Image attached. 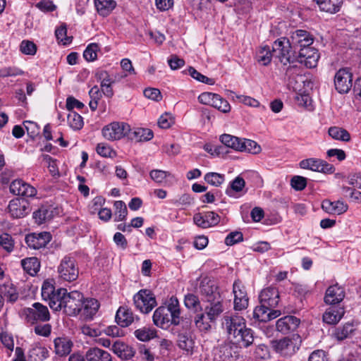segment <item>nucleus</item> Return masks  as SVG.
<instances>
[{
	"mask_svg": "<svg viewBox=\"0 0 361 361\" xmlns=\"http://www.w3.org/2000/svg\"><path fill=\"white\" fill-rule=\"evenodd\" d=\"M322 207L329 214L340 215L348 210V206L343 201L338 200L331 202L330 200H325L322 202Z\"/></svg>",
	"mask_w": 361,
	"mask_h": 361,
	"instance_id": "a878e982",
	"label": "nucleus"
},
{
	"mask_svg": "<svg viewBox=\"0 0 361 361\" xmlns=\"http://www.w3.org/2000/svg\"><path fill=\"white\" fill-rule=\"evenodd\" d=\"M10 192L18 196L31 197L36 193V189L21 179L13 180L10 185Z\"/></svg>",
	"mask_w": 361,
	"mask_h": 361,
	"instance_id": "f3484780",
	"label": "nucleus"
},
{
	"mask_svg": "<svg viewBox=\"0 0 361 361\" xmlns=\"http://www.w3.org/2000/svg\"><path fill=\"white\" fill-rule=\"evenodd\" d=\"M229 338L233 339L240 347L247 348L254 341L253 331L246 327L245 319L237 314L224 315L221 323Z\"/></svg>",
	"mask_w": 361,
	"mask_h": 361,
	"instance_id": "f257e3e1",
	"label": "nucleus"
},
{
	"mask_svg": "<svg viewBox=\"0 0 361 361\" xmlns=\"http://www.w3.org/2000/svg\"><path fill=\"white\" fill-rule=\"evenodd\" d=\"M353 73L346 68L339 69L334 76V85L338 92L348 93L352 88Z\"/></svg>",
	"mask_w": 361,
	"mask_h": 361,
	"instance_id": "4468645a",
	"label": "nucleus"
},
{
	"mask_svg": "<svg viewBox=\"0 0 361 361\" xmlns=\"http://www.w3.org/2000/svg\"><path fill=\"white\" fill-rule=\"evenodd\" d=\"M27 203L19 199H15L9 202L8 211L13 218H23L28 213Z\"/></svg>",
	"mask_w": 361,
	"mask_h": 361,
	"instance_id": "5701e85b",
	"label": "nucleus"
},
{
	"mask_svg": "<svg viewBox=\"0 0 361 361\" xmlns=\"http://www.w3.org/2000/svg\"><path fill=\"white\" fill-rule=\"evenodd\" d=\"M23 314L26 322L30 324L48 322L51 317L47 307L39 302H35L30 307L25 308Z\"/></svg>",
	"mask_w": 361,
	"mask_h": 361,
	"instance_id": "39448f33",
	"label": "nucleus"
},
{
	"mask_svg": "<svg viewBox=\"0 0 361 361\" xmlns=\"http://www.w3.org/2000/svg\"><path fill=\"white\" fill-rule=\"evenodd\" d=\"M345 310L342 307H330L323 314V322L331 325L336 324L342 319Z\"/></svg>",
	"mask_w": 361,
	"mask_h": 361,
	"instance_id": "b1692460",
	"label": "nucleus"
},
{
	"mask_svg": "<svg viewBox=\"0 0 361 361\" xmlns=\"http://www.w3.org/2000/svg\"><path fill=\"white\" fill-rule=\"evenodd\" d=\"M83 295L78 291L66 293L63 298V312L70 316L77 315L82 311Z\"/></svg>",
	"mask_w": 361,
	"mask_h": 361,
	"instance_id": "1a4fd4ad",
	"label": "nucleus"
},
{
	"mask_svg": "<svg viewBox=\"0 0 361 361\" xmlns=\"http://www.w3.org/2000/svg\"><path fill=\"white\" fill-rule=\"evenodd\" d=\"M281 314V312L279 310H274L271 307L260 304L255 308L253 317L258 322H267L277 318Z\"/></svg>",
	"mask_w": 361,
	"mask_h": 361,
	"instance_id": "dca6fc26",
	"label": "nucleus"
},
{
	"mask_svg": "<svg viewBox=\"0 0 361 361\" xmlns=\"http://www.w3.org/2000/svg\"><path fill=\"white\" fill-rule=\"evenodd\" d=\"M195 341L192 331H180L178 334V347L188 353H192Z\"/></svg>",
	"mask_w": 361,
	"mask_h": 361,
	"instance_id": "cd10ccee",
	"label": "nucleus"
},
{
	"mask_svg": "<svg viewBox=\"0 0 361 361\" xmlns=\"http://www.w3.org/2000/svg\"><path fill=\"white\" fill-rule=\"evenodd\" d=\"M175 123L174 117L170 113H164L158 119V126L162 129H168Z\"/></svg>",
	"mask_w": 361,
	"mask_h": 361,
	"instance_id": "052dcab7",
	"label": "nucleus"
},
{
	"mask_svg": "<svg viewBox=\"0 0 361 361\" xmlns=\"http://www.w3.org/2000/svg\"><path fill=\"white\" fill-rule=\"evenodd\" d=\"M99 50V45L96 43L90 44L83 52V57L87 61H93L97 57V51Z\"/></svg>",
	"mask_w": 361,
	"mask_h": 361,
	"instance_id": "6e6d98bb",
	"label": "nucleus"
},
{
	"mask_svg": "<svg viewBox=\"0 0 361 361\" xmlns=\"http://www.w3.org/2000/svg\"><path fill=\"white\" fill-rule=\"evenodd\" d=\"M220 141L225 146L237 151H240L241 147H243L242 139L229 134L221 135L220 136Z\"/></svg>",
	"mask_w": 361,
	"mask_h": 361,
	"instance_id": "58836bf2",
	"label": "nucleus"
},
{
	"mask_svg": "<svg viewBox=\"0 0 361 361\" xmlns=\"http://www.w3.org/2000/svg\"><path fill=\"white\" fill-rule=\"evenodd\" d=\"M353 331V324L348 322L341 326L336 328L333 332V336L336 340L343 341L347 338Z\"/></svg>",
	"mask_w": 361,
	"mask_h": 361,
	"instance_id": "a19ab883",
	"label": "nucleus"
},
{
	"mask_svg": "<svg viewBox=\"0 0 361 361\" xmlns=\"http://www.w3.org/2000/svg\"><path fill=\"white\" fill-rule=\"evenodd\" d=\"M99 308V303L94 298H87L82 300V314L86 318L92 319L96 314Z\"/></svg>",
	"mask_w": 361,
	"mask_h": 361,
	"instance_id": "e433bc0d",
	"label": "nucleus"
},
{
	"mask_svg": "<svg viewBox=\"0 0 361 361\" xmlns=\"http://www.w3.org/2000/svg\"><path fill=\"white\" fill-rule=\"evenodd\" d=\"M184 304L188 309L197 311L202 310L200 300L198 297L194 294L188 293L185 296Z\"/></svg>",
	"mask_w": 361,
	"mask_h": 361,
	"instance_id": "603ef678",
	"label": "nucleus"
},
{
	"mask_svg": "<svg viewBox=\"0 0 361 361\" xmlns=\"http://www.w3.org/2000/svg\"><path fill=\"white\" fill-rule=\"evenodd\" d=\"M23 125L25 128L27 130V135L32 138L34 139L36 136H37L39 133V128L38 125L30 121H25L23 122Z\"/></svg>",
	"mask_w": 361,
	"mask_h": 361,
	"instance_id": "774afa93",
	"label": "nucleus"
},
{
	"mask_svg": "<svg viewBox=\"0 0 361 361\" xmlns=\"http://www.w3.org/2000/svg\"><path fill=\"white\" fill-rule=\"evenodd\" d=\"M67 120L69 126L75 130L81 129L84 124L82 117L74 111H69Z\"/></svg>",
	"mask_w": 361,
	"mask_h": 361,
	"instance_id": "09e8293b",
	"label": "nucleus"
},
{
	"mask_svg": "<svg viewBox=\"0 0 361 361\" xmlns=\"http://www.w3.org/2000/svg\"><path fill=\"white\" fill-rule=\"evenodd\" d=\"M319 57L318 50L309 46L299 50L296 61L303 63L308 68H313L317 66Z\"/></svg>",
	"mask_w": 361,
	"mask_h": 361,
	"instance_id": "2eb2a0df",
	"label": "nucleus"
},
{
	"mask_svg": "<svg viewBox=\"0 0 361 361\" xmlns=\"http://www.w3.org/2000/svg\"><path fill=\"white\" fill-rule=\"evenodd\" d=\"M193 321L197 329L201 332L209 331L212 329V323H214L209 319L204 311L197 313Z\"/></svg>",
	"mask_w": 361,
	"mask_h": 361,
	"instance_id": "c9c22d12",
	"label": "nucleus"
},
{
	"mask_svg": "<svg viewBox=\"0 0 361 361\" xmlns=\"http://www.w3.org/2000/svg\"><path fill=\"white\" fill-rule=\"evenodd\" d=\"M272 52L283 64L286 77L290 80L292 75L297 74L295 49L292 47L287 37L276 39L272 45Z\"/></svg>",
	"mask_w": 361,
	"mask_h": 361,
	"instance_id": "f03ea898",
	"label": "nucleus"
},
{
	"mask_svg": "<svg viewBox=\"0 0 361 361\" xmlns=\"http://www.w3.org/2000/svg\"><path fill=\"white\" fill-rule=\"evenodd\" d=\"M345 297L344 288L338 284L329 286L325 293L324 302L328 305L341 302Z\"/></svg>",
	"mask_w": 361,
	"mask_h": 361,
	"instance_id": "412c9836",
	"label": "nucleus"
},
{
	"mask_svg": "<svg viewBox=\"0 0 361 361\" xmlns=\"http://www.w3.org/2000/svg\"><path fill=\"white\" fill-rule=\"evenodd\" d=\"M212 106L223 113H228L231 111V106L228 102L216 94V98H214Z\"/></svg>",
	"mask_w": 361,
	"mask_h": 361,
	"instance_id": "5fc2aeb1",
	"label": "nucleus"
},
{
	"mask_svg": "<svg viewBox=\"0 0 361 361\" xmlns=\"http://www.w3.org/2000/svg\"><path fill=\"white\" fill-rule=\"evenodd\" d=\"M0 246L8 252H12L14 247V240L12 236L7 233L1 234Z\"/></svg>",
	"mask_w": 361,
	"mask_h": 361,
	"instance_id": "13d9d810",
	"label": "nucleus"
},
{
	"mask_svg": "<svg viewBox=\"0 0 361 361\" xmlns=\"http://www.w3.org/2000/svg\"><path fill=\"white\" fill-rule=\"evenodd\" d=\"M243 240V235L240 231L231 232L225 238V244L228 246L233 245Z\"/></svg>",
	"mask_w": 361,
	"mask_h": 361,
	"instance_id": "338daca9",
	"label": "nucleus"
},
{
	"mask_svg": "<svg viewBox=\"0 0 361 361\" xmlns=\"http://www.w3.org/2000/svg\"><path fill=\"white\" fill-rule=\"evenodd\" d=\"M24 72L15 66L3 67L0 68V78L15 77L21 75Z\"/></svg>",
	"mask_w": 361,
	"mask_h": 361,
	"instance_id": "e2e57ef3",
	"label": "nucleus"
},
{
	"mask_svg": "<svg viewBox=\"0 0 361 361\" xmlns=\"http://www.w3.org/2000/svg\"><path fill=\"white\" fill-rule=\"evenodd\" d=\"M188 73L197 81L212 85L215 83V81L213 78H208L200 72H198L193 67H190L188 69Z\"/></svg>",
	"mask_w": 361,
	"mask_h": 361,
	"instance_id": "864d4df0",
	"label": "nucleus"
},
{
	"mask_svg": "<svg viewBox=\"0 0 361 361\" xmlns=\"http://www.w3.org/2000/svg\"><path fill=\"white\" fill-rule=\"evenodd\" d=\"M49 356V350L39 343L33 344L28 352L30 361H43Z\"/></svg>",
	"mask_w": 361,
	"mask_h": 361,
	"instance_id": "72a5a7b5",
	"label": "nucleus"
},
{
	"mask_svg": "<svg viewBox=\"0 0 361 361\" xmlns=\"http://www.w3.org/2000/svg\"><path fill=\"white\" fill-rule=\"evenodd\" d=\"M51 239V236L48 232L34 233L26 235L25 243L29 247L38 250L44 247Z\"/></svg>",
	"mask_w": 361,
	"mask_h": 361,
	"instance_id": "a211bd4d",
	"label": "nucleus"
},
{
	"mask_svg": "<svg viewBox=\"0 0 361 361\" xmlns=\"http://www.w3.org/2000/svg\"><path fill=\"white\" fill-rule=\"evenodd\" d=\"M329 135L335 140L345 142L349 141L350 139V135L346 130L336 126L329 128Z\"/></svg>",
	"mask_w": 361,
	"mask_h": 361,
	"instance_id": "8fccbe9b",
	"label": "nucleus"
},
{
	"mask_svg": "<svg viewBox=\"0 0 361 361\" xmlns=\"http://www.w3.org/2000/svg\"><path fill=\"white\" fill-rule=\"evenodd\" d=\"M111 350L118 357L125 360L131 359L135 353L133 348L119 340H116L113 342Z\"/></svg>",
	"mask_w": 361,
	"mask_h": 361,
	"instance_id": "4be33fe9",
	"label": "nucleus"
},
{
	"mask_svg": "<svg viewBox=\"0 0 361 361\" xmlns=\"http://www.w3.org/2000/svg\"><path fill=\"white\" fill-rule=\"evenodd\" d=\"M130 127L123 122H113L104 126L102 129V135L106 140H116L128 135Z\"/></svg>",
	"mask_w": 361,
	"mask_h": 361,
	"instance_id": "9d476101",
	"label": "nucleus"
},
{
	"mask_svg": "<svg viewBox=\"0 0 361 361\" xmlns=\"http://www.w3.org/2000/svg\"><path fill=\"white\" fill-rule=\"evenodd\" d=\"M299 165L301 169L324 173L331 174L335 171V167L332 164L316 158L303 159L300 161Z\"/></svg>",
	"mask_w": 361,
	"mask_h": 361,
	"instance_id": "ddd939ff",
	"label": "nucleus"
},
{
	"mask_svg": "<svg viewBox=\"0 0 361 361\" xmlns=\"http://www.w3.org/2000/svg\"><path fill=\"white\" fill-rule=\"evenodd\" d=\"M149 176L155 183L162 184L167 177L171 176V173L166 171L154 169L149 172Z\"/></svg>",
	"mask_w": 361,
	"mask_h": 361,
	"instance_id": "bf43d9fd",
	"label": "nucleus"
},
{
	"mask_svg": "<svg viewBox=\"0 0 361 361\" xmlns=\"http://www.w3.org/2000/svg\"><path fill=\"white\" fill-rule=\"evenodd\" d=\"M98 78L100 80V86L104 94L111 98L114 95V91L112 89V85L114 84L112 82V78L105 71H102L98 73Z\"/></svg>",
	"mask_w": 361,
	"mask_h": 361,
	"instance_id": "7c9ffc66",
	"label": "nucleus"
},
{
	"mask_svg": "<svg viewBox=\"0 0 361 361\" xmlns=\"http://www.w3.org/2000/svg\"><path fill=\"white\" fill-rule=\"evenodd\" d=\"M233 309L235 311H242L248 307L249 298L247 296L245 286L243 282L236 279L233 284Z\"/></svg>",
	"mask_w": 361,
	"mask_h": 361,
	"instance_id": "9b49d317",
	"label": "nucleus"
},
{
	"mask_svg": "<svg viewBox=\"0 0 361 361\" xmlns=\"http://www.w3.org/2000/svg\"><path fill=\"white\" fill-rule=\"evenodd\" d=\"M240 151H246L252 154H258L261 151V147L255 141L247 139L242 140Z\"/></svg>",
	"mask_w": 361,
	"mask_h": 361,
	"instance_id": "4d7b16f0",
	"label": "nucleus"
},
{
	"mask_svg": "<svg viewBox=\"0 0 361 361\" xmlns=\"http://www.w3.org/2000/svg\"><path fill=\"white\" fill-rule=\"evenodd\" d=\"M197 292L202 299L207 302L223 298L216 283L207 277L203 278L200 281Z\"/></svg>",
	"mask_w": 361,
	"mask_h": 361,
	"instance_id": "0eeeda50",
	"label": "nucleus"
},
{
	"mask_svg": "<svg viewBox=\"0 0 361 361\" xmlns=\"http://www.w3.org/2000/svg\"><path fill=\"white\" fill-rule=\"evenodd\" d=\"M275 348L283 356H291L298 350L295 341L288 338L279 340L275 345Z\"/></svg>",
	"mask_w": 361,
	"mask_h": 361,
	"instance_id": "393cba45",
	"label": "nucleus"
},
{
	"mask_svg": "<svg viewBox=\"0 0 361 361\" xmlns=\"http://www.w3.org/2000/svg\"><path fill=\"white\" fill-rule=\"evenodd\" d=\"M343 4V0H326L325 3L320 6V10L330 13L338 12Z\"/></svg>",
	"mask_w": 361,
	"mask_h": 361,
	"instance_id": "de8ad7c7",
	"label": "nucleus"
},
{
	"mask_svg": "<svg viewBox=\"0 0 361 361\" xmlns=\"http://www.w3.org/2000/svg\"><path fill=\"white\" fill-rule=\"evenodd\" d=\"M67 290L65 288L55 289L51 281L46 280L42 286V297L47 301L50 308L54 311L63 310V298L66 295Z\"/></svg>",
	"mask_w": 361,
	"mask_h": 361,
	"instance_id": "20e7f679",
	"label": "nucleus"
},
{
	"mask_svg": "<svg viewBox=\"0 0 361 361\" xmlns=\"http://www.w3.org/2000/svg\"><path fill=\"white\" fill-rule=\"evenodd\" d=\"M245 186V180L240 176L233 179L226 189V194L229 197H234L235 193L240 192Z\"/></svg>",
	"mask_w": 361,
	"mask_h": 361,
	"instance_id": "ea45409f",
	"label": "nucleus"
},
{
	"mask_svg": "<svg viewBox=\"0 0 361 361\" xmlns=\"http://www.w3.org/2000/svg\"><path fill=\"white\" fill-rule=\"evenodd\" d=\"M87 361H112L111 355L99 348H91L85 353Z\"/></svg>",
	"mask_w": 361,
	"mask_h": 361,
	"instance_id": "c756f323",
	"label": "nucleus"
},
{
	"mask_svg": "<svg viewBox=\"0 0 361 361\" xmlns=\"http://www.w3.org/2000/svg\"><path fill=\"white\" fill-rule=\"evenodd\" d=\"M115 319L117 324L122 327L128 326L134 320L133 312L127 307H120Z\"/></svg>",
	"mask_w": 361,
	"mask_h": 361,
	"instance_id": "c85d7f7f",
	"label": "nucleus"
},
{
	"mask_svg": "<svg viewBox=\"0 0 361 361\" xmlns=\"http://www.w3.org/2000/svg\"><path fill=\"white\" fill-rule=\"evenodd\" d=\"M134 305L140 312L147 314L157 305L154 295L150 290L141 289L133 296Z\"/></svg>",
	"mask_w": 361,
	"mask_h": 361,
	"instance_id": "423d86ee",
	"label": "nucleus"
},
{
	"mask_svg": "<svg viewBox=\"0 0 361 361\" xmlns=\"http://www.w3.org/2000/svg\"><path fill=\"white\" fill-rule=\"evenodd\" d=\"M260 304L275 308L279 302V293L275 287L264 288L259 296Z\"/></svg>",
	"mask_w": 361,
	"mask_h": 361,
	"instance_id": "6ab92c4d",
	"label": "nucleus"
},
{
	"mask_svg": "<svg viewBox=\"0 0 361 361\" xmlns=\"http://www.w3.org/2000/svg\"><path fill=\"white\" fill-rule=\"evenodd\" d=\"M114 207L115 209L114 221L117 222L124 221L128 214L125 202L121 200L115 201Z\"/></svg>",
	"mask_w": 361,
	"mask_h": 361,
	"instance_id": "49530a36",
	"label": "nucleus"
},
{
	"mask_svg": "<svg viewBox=\"0 0 361 361\" xmlns=\"http://www.w3.org/2000/svg\"><path fill=\"white\" fill-rule=\"evenodd\" d=\"M58 273L63 281L71 282L76 280L79 271L75 259L68 256L64 257L58 267Z\"/></svg>",
	"mask_w": 361,
	"mask_h": 361,
	"instance_id": "6e6552de",
	"label": "nucleus"
},
{
	"mask_svg": "<svg viewBox=\"0 0 361 361\" xmlns=\"http://www.w3.org/2000/svg\"><path fill=\"white\" fill-rule=\"evenodd\" d=\"M55 353L59 356H66L68 355L73 345V342L67 338H56L54 341Z\"/></svg>",
	"mask_w": 361,
	"mask_h": 361,
	"instance_id": "2f4dec72",
	"label": "nucleus"
},
{
	"mask_svg": "<svg viewBox=\"0 0 361 361\" xmlns=\"http://www.w3.org/2000/svg\"><path fill=\"white\" fill-rule=\"evenodd\" d=\"M55 35L57 40L63 44H68L71 41L68 37H67V27L66 24H62L56 29Z\"/></svg>",
	"mask_w": 361,
	"mask_h": 361,
	"instance_id": "0e129e2a",
	"label": "nucleus"
},
{
	"mask_svg": "<svg viewBox=\"0 0 361 361\" xmlns=\"http://www.w3.org/2000/svg\"><path fill=\"white\" fill-rule=\"evenodd\" d=\"M96 151L98 154L103 157L113 158L116 156V152L108 145L99 143L97 145Z\"/></svg>",
	"mask_w": 361,
	"mask_h": 361,
	"instance_id": "680f3d73",
	"label": "nucleus"
},
{
	"mask_svg": "<svg viewBox=\"0 0 361 361\" xmlns=\"http://www.w3.org/2000/svg\"><path fill=\"white\" fill-rule=\"evenodd\" d=\"M272 59V52L269 46H264L259 48L257 54V61L263 66L270 63Z\"/></svg>",
	"mask_w": 361,
	"mask_h": 361,
	"instance_id": "a18cd8bd",
	"label": "nucleus"
},
{
	"mask_svg": "<svg viewBox=\"0 0 361 361\" xmlns=\"http://www.w3.org/2000/svg\"><path fill=\"white\" fill-rule=\"evenodd\" d=\"M204 180L209 185L219 187L225 180V176L215 172H209L204 175Z\"/></svg>",
	"mask_w": 361,
	"mask_h": 361,
	"instance_id": "3c124183",
	"label": "nucleus"
},
{
	"mask_svg": "<svg viewBox=\"0 0 361 361\" xmlns=\"http://www.w3.org/2000/svg\"><path fill=\"white\" fill-rule=\"evenodd\" d=\"M128 136L132 140L136 142L149 141L153 138L154 134L149 128H135L128 133Z\"/></svg>",
	"mask_w": 361,
	"mask_h": 361,
	"instance_id": "f704fd0d",
	"label": "nucleus"
},
{
	"mask_svg": "<svg viewBox=\"0 0 361 361\" xmlns=\"http://www.w3.org/2000/svg\"><path fill=\"white\" fill-rule=\"evenodd\" d=\"M0 295H2L3 300L6 298L11 302H16L18 298L16 288L9 283L0 285Z\"/></svg>",
	"mask_w": 361,
	"mask_h": 361,
	"instance_id": "37998d69",
	"label": "nucleus"
},
{
	"mask_svg": "<svg viewBox=\"0 0 361 361\" xmlns=\"http://www.w3.org/2000/svg\"><path fill=\"white\" fill-rule=\"evenodd\" d=\"M134 335L138 340L143 342L148 341L157 336L156 329L149 327L137 329L135 331Z\"/></svg>",
	"mask_w": 361,
	"mask_h": 361,
	"instance_id": "c03bdc74",
	"label": "nucleus"
},
{
	"mask_svg": "<svg viewBox=\"0 0 361 361\" xmlns=\"http://www.w3.org/2000/svg\"><path fill=\"white\" fill-rule=\"evenodd\" d=\"M25 271L30 276H35L39 271L40 264L37 257H28L21 261Z\"/></svg>",
	"mask_w": 361,
	"mask_h": 361,
	"instance_id": "4c0bfd02",
	"label": "nucleus"
},
{
	"mask_svg": "<svg viewBox=\"0 0 361 361\" xmlns=\"http://www.w3.org/2000/svg\"><path fill=\"white\" fill-rule=\"evenodd\" d=\"M154 324L160 328L166 329L180 324V309L179 302L176 297H171L167 305L160 306L153 314Z\"/></svg>",
	"mask_w": 361,
	"mask_h": 361,
	"instance_id": "7ed1b4c3",
	"label": "nucleus"
},
{
	"mask_svg": "<svg viewBox=\"0 0 361 361\" xmlns=\"http://www.w3.org/2000/svg\"><path fill=\"white\" fill-rule=\"evenodd\" d=\"M224 299L216 300L212 302H207L208 305L204 307V312L207 314L209 319L214 322L216 321L219 317L224 312Z\"/></svg>",
	"mask_w": 361,
	"mask_h": 361,
	"instance_id": "bb28decb",
	"label": "nucleus"
},
{
	"mask_svg": "<svg viewBox=\"0 0 361 361\" xmlns=\"http://www.w3.org/2000/svg\"><path fill=\"white\" fill-rule=\"evenodd\" d=\"M20 50L26 55H35L37 52L36 44L29 40H23L20 45Z\"/></svg>",
	"mask_w": 361,
	"mask_h": 361,
	"instance_id": "69168bd1",
	"label": "nucleus"
},
{
	"mask_svg": "<svg viewBox=\"0 0 361 361\" xmlns=\"http://www.w3.org/2000/svg\"><path fill=\"white\" fill-rule=\"evenodd\" d=\"M292 47L294 49H302L311 46L313 44L314 38L312 35L305 30L297 29L290 32L287 37Z\"/></svg>",
	"mask_w": 361,
	"mask_h": 361,
	"instance_id": "f8f14e48",
	"label": "nucleus"
},
{
	"mask_svg": "<svg viewBox=\"0 0 361 361\" xmlns=\"http://www.w3.org/2000/svg\"><path fill=\"white\" fill-rule=\"evenodd\" d=\"M300 324V320L295 316H285L277 320L276 327L277 331L283 334L295 331Z\"/></svg>",
	"mask_w": 361,
	"mask_h": 361,
	"instance_id": "aec40b11",
	"label": "nucleus"
},
{
	"mask_svg": "<svg viewBox=\"0 0 361 361\" xmlns=\"http://www.w3.org/2000/svg\"><path fill=\"white\" fill-rule=\"evenodd\" d=\"M94 6L99 16H108L116 7L115 0H94Z\"/></svg>",
	"mask_w": 361,
	"mask_h": 361,
	"instance_id": "473e14b6",
	"label": "nucleus"
},
{
	"mask_svg": "<svg viewBox=\"0 0 361 361\" xmlns=\"http://www.w3.org/2000/svg\"><path fill=\"white\" fill-rule=\"evenodd\" d=\"M53 216V212L47 207H42L33 213V219L37 224H42L50 220Z\"/></svg>",
	"mask_w": 361,
	"mask_h": 361,
	"instance_id": "79ce46f5",
	"label": "nucleus"
}]
</instances>
